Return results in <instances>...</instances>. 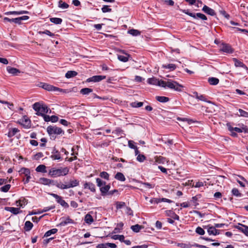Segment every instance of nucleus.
I'll list each match as a JSON object with an SVG mask.
<instances>
[{
  "instance_id": "obj_1",
  "label": "nucleus",
  "mask_w": 248,
  "mask_h": 248,
  "mask_svg": "<svg viewBox=\"0 0 248 248\" xmlns=\"http://www.w3.org/2000/svg\"><path fill=\"white\" fill-rule=\"evenodd\" d=\"M69 171V169L66 167H60L59 168H52L48 171V175L51 177L55 178L61 176H65Z\"/></svg>"
},
{
  "instance_id": "obj_2",
  "label": "nucleus",
  "mask_w": 248,
  "mask_h": 248,
  "mask_svg": "<svg viewBox=\"0 0 248 248\" xmlns=\"http://www.w3.org/2000/svg\"><path fill=\"white\" fill-rule=\"evenodd\" d=\"M32 108L33 109L36 111V114L38 116H41L43 114H45L49 112H51V110L48 108L47 105L45 104L42 102H39L35 103Z\"/></svg>"
},
{
  "instance_id": "obj_3",
  "label": "nucleus",
  "mask_w": 248,
  "mask_h": 248,
  "mask_svg": "<svg viewBox=\"0 0 248 248\" xmlns=\"http://www.w3.org/2000/svg\"><path fill=\"white\" fill-rule=\"evenodd\" d=\"M97 186L100 187V190L102 196H105L110 188V184L106 185V182L103 181L101 179L97 178L96 179Z\"/></svg>"
},
{
  "instance_id": "obj_4",
  "label": "nucleus",
  "mask_w": 248,
  "mask_h": 248,
  "mask_svg": "<svg viewBox=\"0 0 248 248\" xmlns=\"http://www.w3.org/2000/svg\"><path fill=\"white\" fill-rule=\"evenodd\" d=\"M179 10L182 12L183 13L186 14L187 15L194 18V19L200 18L203 20H206L207 19V18L205 15L200 13H198L197 14L190 13L189 12L188 9L186 10L179 9Z\"/></svg>"
},
{
  "instance_id": "obj_5",
  "label": "nucleus",
  "mask_w": 248,
  "mask_h": 248,
  "mask_svg": "<svg viewBox=\"0 0 248 248\" xmlns=\"http://www.w3.org/2000/svg\"><path fill=\"white\" fill-rule=\"evenodd\" d=\"M29 19V16H24L16 18H10L9 17H5L3 19L4 22H9L10 23L14 22L16 24H22V20H28Z\"/></svg>"
},
{
  "instance_id": "obj_6",
  "label": "nucleus",
  "mask_w": 248,
  "mask_h": 248,
  "mask_svg": "<svg viewBox=\"0 0 248 248\" xmlns=\"http://www.w3.org/2000/svg\"><path fill=\"white\" fill-rule=\"evenodd\" d=\"M46 130L49 135L52 136L53 138H54L52 136L53 134L60 135L61 134H64V131L62 128L58 127L56 126L49 125L47 127Z\"/></svg>"
},
{
  "instance_id": "obj_7",
  "label": "nucleus",
  "mask_w": 248,
  "mask_h": 248,
  "mask_svg": "<svg viewBox=\"0 0 248 248\" xmlns=\"http://www.w3.org/2000/svg\"><path fill=\"white\" fill-rule=\"evenodd\" d=\"M168 88L173 89L178 92L182 91V88L183 86L182 85L179 84L176 81L173 80L168 81Z\"/></svg>"
},
{
  "instance_id": "obj_8",
  "label": "nucleus",
  "mask_w": 248,
  "mask_h": 248,
  "mask_svg": "<svg viewBox=\"0 0 248 248\" xmlns=\"http://www.w3.org/2000/svg\"><path fill=\"white\" fill-rule=\"evenodd\" d=\"M40 86L48 91H62V89L46 83H40Z\"/></svg>"
},
{
  "instance_id": "obj_9",
  "label": "nucleus",
  "mask_w": 248,
  "mask_h": 248,
  "mask_svg": "<svg viewBox=\"0 0 248 248\" xmlns=\"http://www.w3.org/2000/svg\"><path fill=\"white\" fill-rule=\"evenodd\" d=\"M50 157L53 160H62V159L60 152L55 147L52 150Z\"/></svg>"
},
{
  "instance_id": "obj_10",
  "label": "nucleus",
  "mask_w": 248,
  "mask_h": 248,
  "mask_svg": "<svg viewBox=\"0 0 248 248\" xmlns=\"http://www.w3.org/2000/svg\"><path fill=\"white\" fill-rule=\"evenodd\" d=\"M106 78V76L102 75L93 76L87 79V82H99Z\"/></svg>"
},
{
  "instance_id": "obj_11",
  "label": "nucleus",
  "mask_w": 248,
  "mask_h": 248,
  "mask_svg": "<svg viewBox=\"0 0 248 248\" xmlns=\"http://www.w3.org/2000/svg\"><path fill=\"white\" fill-rule=\"evenodd\" d=\"M20 121H22L21 124L24 128H29L31 127V121L26 116H24Z\"/></svg>"
},
{
  "instance_id": "obj_12",
  "label": "nucleus",
  "mask_w": 248,
  "mask_h": 248,
  "mask_svg": "<svg viewBox=\"0 0 248 248\" xmlns=\"http://www.w3.org/2000/svg\"><path fill=\"white\" fill-rule=\"evenodd\" d=\"M220 50L222 51L227 53H232L234 51L233 49L232 48L230 45L224 43L222 44Z\"/></svg>"
},
{
  "instance_id": "obj_13",
  "label": "nucleus",
  "mask_w": 248,
  "mask_h": 248,
  "mask_svg": "<svg viewBox=\"0 0 248 248\" xmlns=\"http://www.w3.org/2000/svg\"><path fill=\"white\" fill-rule=\"evenodd\" d=\"M202 11L204 13L212 16H214L216 15L215 11L213 9H211L206 5L203 6L202 9Z\"/></svg>"
},
{
  "instance_id": "obj_14",
  "label": "nucleus",
  "mask_w": 248,
  "mask_h": 248,
  "mask_svg": "<svg viewBox=\"0 0 248 248\" xmlns=\"http://www.w3.org/2000/svg\"><path fill=\"white\" fill-rule=\"evenodd\" d=\"M39 183L44 185H49L51 184L53 185L54 181L46 178L42 177L39 179Z\"/></svg>"
},
{
  "instance_id": "obj_15",
  "label": "nucleus",
  "mask_w": 248,
  "mask_h": 248,
  "mask_svg": "<svg viewBox=\"0 0 248 248\" xmlns=\"http://www.w3.org/2000/svg\"><path fill=\"white\" fill-rule=\"evenodd\" d=\"M6 69L9 74L14 76H17L21 73L19 69L11 66H7Z\"/></svg>"
},
{
  "instance_id": "obj_16",
  "label": "nucleus",
  "mask_w": 248,
  "mask_h": 248,
  "mask_svg": "<svg viewBox=\"0 0 248 248\" xmlns=\"http://www.w3.org/2000/svg\"><path fill=\"white\" fill-rule=\"evenodd\" d=\"M84 189H89L92 192H95V185L91 183V182H86L84 184Z\"/></svg>"
},
{
  "instance_id": "obj_17",
  "label": "nucleus",
  "mask_w": 248,
  "mask_h": 248,
  "mask_svg": "<svg viewBox=\"0 0 248 248\" xmlns=\"http://www.w3.org/2000/svg\"><path fill=\"white\" fill-rule=\"evenodd\" d=\"M233 61L234 62V65L236 67H241L248 70V67L242 62L237 60L236 58H233Z\"/></svg>"
},
{
  "instance_id": "obj_18",
  "label": "nucleus",
  "mask_w": 248,
  "mask_h": 248,
  "mask_svg": "<svg viewBox=\"0 0 248 248\" xmlns=\"http://www.w3.org/2000/svg\"><path fill=\"white\" fill-rule=\"evenodd\" d=\"M219 231L216 229V227L214 226L209 227L207 232L209 235H217L219 234Z\"/></svg>"
},
{
  "instance_id": "obj_19",
  "label": "nucleus",
  "mask_w": 248,
  "mask_h": 248,
  "mask_svg": "<svg viewBox=\"0 0 248 248\" xmlns=\"http://www.w3.org/2000/svg\"><path fill=\"white\" fill-rule=\"evenodd\" d=\"M5 209L7 211L11 212L14 215H17L20 213V209L16 207H6Z\"/></svg>"
},
{
  "instance_id": "obj_20",
  "label": "nucleus",
  "mask_w": 248,
  "mask_h": 248,
  "mask_svg": "<svg viewBox=\"0 0 248 248\" xmlns=\"http://www.w3.org/2000/svg\"><path fill=\"white\" fill-rule=\"evenodd\" d=\"M29 12L27 11H9L4 13V15H19L23 14H28Z\"/></svg>"
},
{
  "instance_id": "obj_21",
  "label": "nucleus",
  "mask_w": 248,
  "mask_h": 248,
  "mask_svg": "<svg viewBox=\"0 0 248 248\" xmlns=\"http://www.w3.org/2000/svg\"><path fill=\"white\" fill-rule=\"evenodd\" d=\"M91 213H92V212H91ZM84 219L86 223L88 224H91L93 222V217L91 215L90 212L85 215Z\"/></svg>"
},
{
  "instance_id": "obj_22",
  "label": "nucleus",
  "mask_w": 248,
  "mask_h": 248,
  "mask_svg": "<svg viewBox=\"0 0 248 248\" xmlns=\"http://www.w3.org/2000/svg\"><path fill=\"white\" fill-rule=\"evenodd\" d=\"M53 185L56 186L58 188L62 189L69 188L68 184H63L61 182H58L57 181H54Z\"/></svg>"
},
{
  "instance_id": "obj_23",
  "label": "nucleus",
  "mask_w": 248,
  "mask_h": 248,
  "mask_svg": "<svg viewBox=\"0 0 248 248\" xmlns=\"http://www.w3.org/2000/svg\"><path fill=\"white\" fill-rule=\"evenodd\" d=\"M33 226V224L30 221L25 222L24 229L26 232H29L31 230Z\"/></svg>"
},
{
  "instance_id": "obj_24",
  "label": "nucleus",
  "mask_w": 248,
  "mask_h": 248,
  "mask_svg": "<svg viewBox=\"0 0 248 248\" xmlns=\"http://www.w3.org/2000/svg\"><path fill=\"white\" fill-rule=\"evenodd\" d=\"M79 184V181L78 180H70L69 184H68V187H73L78 186Z\"/></svg>"
},
{
  "instance_id": "obj_25",
  "label": "nucleus",
  "mask_w": 248,
  "mask_h": 248,
  "mask_svg": "<svg viewBox=\"0 0 248 248\" xmlns=\"http://www.w3.org/2000/svg\"><path fill=\"white\" fill-rule=\"evenodd\" d=\"M78 75V72L75 71H68L65 74V77L67 78H70L76 77Z\"/></svg>"
},
{
  "instance_id": "obj_26",
  "label": "nucleus",
  "mask_w": 248,
  "mask_h": 248,
  "mask_svg": "<svg viewBox=\"0 0 248 248\" xmlns=\"http://www.w3.org/2000/svg\"><path fill=\"white\" fill-rule=\"evenodd\" d=\"M227 126L230 132H232V131H235L238 133H242L243 132V130L241 128L236 127H233L230 124H227Z\"/></svg>"
},
{
  "instance_id": "obj_27",
  "label": "nucleus",
  "mask_w": 248,
  "mask_h": 248,
  "mask_svg": "<svg viewBox=\"0 0 248 248\" xmlns=\"http://www.w3.org/2000/svg\"><path fill=\"white\" fill-rule=\"evenodd\" d=\"M155 99L157 101L161 103L167 102L170 100L169 97L163 96H156Z\"/></svg>"
},
{
  "instance_id": "obj_28",
  "label": "nucleus",
  "mask_w": 248,
  "mask_h": 248,
  "mask_svg": "<svg viewBox=\"0 0 248 248\" xmlns=\"http://www.w3.org/2000/svg\"><path fill=\"white\" fill-rule=\"evenodd\" d=\"M208 81L209 84L212 85H216L219 83V79L214 77L209 78Z\"/></svg>"
},
{
  "instance_id": "obj_29",
  "label": "nucleus",
  "mask_w": 248,
  "mask_h": 248,
  "mask_svg": "<svg viewBox=\"0 0 248 248\" xmlns=\"http://www.w3.org/2000/svg\"><path fill=\"white\" fill-rule=\"evenodd\" d=\"M93 91V90L91 88H84L80 91V93L83 95H87L89 94L90 93H92Z\"/></svg>"
},
{
  "instance_id": "obj_30",
  "label": "nucleus",
  "mask_w": 248,
  "mask_h": 248,
  "mask_svg": "<svg viewBox=\"0 0 248 248\" xmlns=\"http://www.w3.org/2000/svg\"><path fill=\"white\" fill-rule=\"evenodd\" d=\"M115 178L120 181H124L125 180V178L124 175L121 172H117L115 175Z\"/></svg>"
},
{
  "instance_id": "obj_31",
  "label": "nucleus",
  "mask_w": 248,
  "mask_h": 248,
  "mask_svg": "<svg viewBox=\"0 0 248 248\" xmlns=\"http://www.w3.org/2000/svg\"><path fill=\"white\" fill-rule=\"evenodd\" d=\"M19 132V130L16 128H12L11 130H9L8 133V136L9 138H11L15 136L17 133Z\"/></svg>"
},
{
  "instance_id": "obj_32",
  "label": "nucleus",
  "mask_w": 248,
  "mask_h": 248,
  "mask_svg": "<svg viewBox=\"0 0 248 248\" xmlns=\"http://www.w3.org/2000/svg\"><path fill=\"white\" fill-rule=\"evenodd\" d=\"M143 228V227L141 225H140L139 224H136V225H132L131 227V230L135 232H138L140 231V230Z\"/></svg>"
},
{
  "instance_id": "obj_33",
  "label": "nucleus",
  "mask_w": 248,
  "mask_h": 248,
  "mask_svg": "<svg viewBox=\"0 0 248 248\" xmlns=\"http://www.w3.org/2000/svg\"><path fill=\"white\" fill-rule=\"evenodd\" d=\"M35 170L37 172H43V173H46L47 171L46 170V167L44 165H39L36 168Z\"/></svg>"
},
{
  "instance_id": "obj_34",
  "label": "nucleus",
  "mask_w": 248,
  "mask_h": 248,
  "mask_svg": "<svg viewBox=\"0 0 248 248\" xmlns=\"http://www.w3.org/2000/svg\"><path fill=\"white\" fill-rule=\"evenodd\" d=\"M158 80L159 79L153 77L148 78L147 82L150 84L158 85Z\"/></svg>"
},
{
  "instance_id": "obj_35",
  "label": "nucleus",
  "mask_w": 248,
  "mask_h": 248,
  "mask_svg": "<svg viewBox=\"0 0 248 248\" xmlns=\"http://www.w3.org/2000/svg\"><path fill=\"white\" fill-rule=\"evenodd\" d=\"M57 232H58L57 229L54 228V229H51V230L47 231L45 233L44 237H48V236H50L51 234L56 233Z\"/></svg>"
},
{
  "instance_id": "obj_36",
  "label": "nucleus",
  "mask_w": 248,
  "mask_h": 248,
  "mask_svg": "<svg viewBox=\"0 0 248 248\" xmlns=\"http://www.w3.org/2000/svg\"><path fill=\"white\" fill-rule=\"evenodd\" d=\"M50 21L55 24H61L62 21V20L61 18L58 17H51L50 18Z\"/></svg>"
},
{
  "instance_id": "obj_37",
  "label": "nucleus",
  "mask_w": 248,
  "mask_h": 248,
  "mask_svg": "<svg viewBox=\"0 0 248 248\" xmlns=\"http://www.w3.org/2000/svg\"><path fill=\"white\" fill-rule=\"evenodd\" d=\"M57 202L60 204L63 207L65 208H67L69 207V204L64 200L62 199V197L58 200Z\"/></svg>"
},
{
  "instance_id": "obj_38",
  "label": "nucleus",
  "mask_w": 248,
  "mask_h": 248,
  "mask_svg": "<svg viewBox=\"0 0 248 248\" xmlns=\"http://www.w3.org/2000/svg\"><path fill=\"white\" fill-rule=\"evenodd\" d=\"M73 220L71 219L69 217H67L64 220L62 221L60 223V226H65L67 224L72 223Z\"/></svg>"
},
{
  "instance_id": "obj_39",
  "label": "nucleus",
  "mask_w": 248,
  "mask_h": 248,
  "mask_svg": "<svg viewBox=\"0 0 248 248\" xmlns=\"http://www.w3.org/2000/svg\"><path fill=\"white\" fill-rule=\"evenodd\" d=\"M128 33L133 36H135L140 35V32L139 31L135 29H131L128 30Z\"/></svg>"
},
{
  "instance_id": "obj_40",
  "label": "nucleus",
  "mask_w": 248,
  "mask_h": 248,
  "mask_svg": "<svg viewBox=\"0 0 248 248\" xmlns=\"http://www.w3.org/2000/svg\"><path fill=\"white\" fill-rule=\"evenodd\" d=\"M19 173H20V175L24 174V176H25L26 174H28L29 173H31V171L30 169L28 168H22L19 170Z\"/></svg>"
},
{
  "instance_id": "obj_41",
  "label": "nucleus",
  "mask_w": 248,
  "mask_h": 248,
  "mask_svg": "<svg viewBox=\"0 0 248 248\" xmlns=\"http://www.w3.org/2000/svg\"><path fill=\"white\" fill-rule=\"evenodd\" d=\"M58 6L62 9H66L69 7V5L62 0H60L58 3Z\"/></svg>"
},
{
  "instance_id": "obj_42",
  "label": "nucleus",
  "mask_w": 248,
  "mask_h": 248,
  "mask_svg": "<svg viewBox=\"0 0 248 248\" xmlns=\"http://www.w3.org/2000/svg\"><path fill=\"white\" fill-rule=\"evenodd\" d=\"M243 227H240V225L238 224V226H236L235 228L240 231H241L242 232L244 233L247 236H248V231H247L246 228H243Z\"/></svg>"
},
{
  "instance_id": "obj_43",
  "label": "nucleus",
  "mask_w": 248,
  "mask_h": 248,
  "mask_svg": "<svg viewBox=\"0 0 248 248\" xmlns=\"http://www.w3.org/2000/svg\"><path fill=\"white\" fill-rule=\"evenodd\" d=\"M111 238L114 240H119L122 242L123 241H124V236L123 235L115 234L112 236Z\"/></svg>"
},
{
  "instance_id": "obj_44",
  "label": "nucleus",
  "mask_w": 248,
  "mask_h": 248,
  "mask_svg": "<svg viewBox=\"0 0 248 248\" xmlns=\"http://www.w3.org/2000/svg\"><path fill=\"white\" fill-rule=\"evenodd\" d=\"M155 161L157 163H159V164H161V163L163 164L166 161V158H165L163 156H157L155 158Z\"/></svg>"
},
{
  "instance_id": "obj_45",
  "label": "nucleus",
  "mask_w": 248,
  "mask_h": 248,
  "mask_svg": "<svg viewBox=\"0 0 248 248\" xmlns=\"http://www.w3.org/2000/svg\"><path fill=\"white\" fill-rule=\"evenodd\" d=\"M238 111L239 112V114H238V115L239 116L248 118V112H247L241 108H239L238 109Z\"/></svg>"
},
{
  "instance_id": "obj_46",
  "label": "nucleus",
  "mask_w": 248,
  "mask_h": 248,
  "mask_svg": "<svg viewBox=\"0 0 248 248\" xmlns=\"http://www.w3.org/2000/svg\"><path fill=\"white\" fill-rule=\"evenodd\" d=\"M99 176L106 180H109V174L106 172V171H102L100 172Z\"/></svg>"
},
{
  "instance_id": "obj_47",
  "label": "nucleus",
  "mask_w": 248,
  "mask_h": 248,
  "mask_svg": "<svg viewBox=\"0 0 248 248\" xmlns=\"http://www.w3.org/2000/svg\"><path fill=\"white\" fill-rule=\"evenodd\" d=\"M143 103L141 102H134L131 104V106L133 108H140L143 106Z\"/></svg>"
},
{
  "instance_id": "obj_48",
  "label": "nucleus",
  "mask_w": 248,
  "mask_h": 248,
  "mask_svg": "<svg viewBox=\"0 0 248 248\" xmlns=\"http://www.w3.org/2000/svg\"><path fill=\"white\" fill-rule=\"evenodd\" d=\"M11 186V185L7 184L0 187V191L3 192H7L10 189Z\"/></svg>"
},
{
  "instance_id": "obj_49",
  "label": "nucleus",
  "mask_w": 248,
  "mask_h": 248,
  "mask_svg": "<svg viewBox=\"0 0 248 248\" xmlns=\"http://www.w3.org/2000/svg\"><path fill=\"white\" fill-rule=\"evenodd\" d=\"M39 33L40 34H45L51 37H53L55 36V34L54 33L51 32L49 30H46L44 31H39Z\"/></svg>"
},
{
  "instance_id": "obj_50",
  "label": "nucleus",
  "mask_w": 248,
  "mask_h": 248,
  "mask_svg": "<svg viewBox=\"0 0 248 248\" xmlns=\"http://www.w3.org/2000/svg\"><path fill=\"white\" fill-rule=\"evenodd\" d=\"M232 192L233 195L236 197H241L242 195V194L239 192L238 189L235 188L232 189Z\"/></svg>"
},
{
  "instance_id": "obj_51",
  "label": "nucleus",
  "mask_w": 248,
  "mask_h": 248,
  "mask_svg": "<svg viewBox=\"0 0 248 248\" xmlns=\"http://www.w3.org/2000/svg\"><path fill=\"white\" fill-rule=\"evenodd\" d=\"M163 67L165 68L170 69V70L173 71L176 69V65L174 64H169L167 65H163Z\"/></svg>"
},
{
  "instance_id": "obj_52",
  "label": "nucleus",
  "mask_w": 248,
  "mask_h": 248,
  "mask_svg": "<svg viewBox=\"0 0 248 248\" xmlns=\"http://www.w3.org/2000/svg\"><path fill=\"white\" fill-rule=\"evenodd\" d=\"M146 159V157L144 155L141 154H139L137 157V160L140 162H143Z\"/></svg>"
},
{
  "instance_id": "obj_53",
  "label": "nucleus",
  "mask_w": 248,
  "mask_h": 248,
  "mask_svg": "<svg viewBox=\"0 0 248 248\" xmlns=\"http://www.w3.org/2000/svg\"><path fill=\"white\" fill-rule=\"evenodd\" d=\"M158 86H161V87H162L164 88L167 87H168V81L166 82L164 80H159L158 83Z\"/></svg>"
},
{
  "instance_id": "obj_54",
  "label": "nucleus",
  "mask_w": 248,
  "mask_h": 248,
  "mask_svg": "<svg viewBox=\"0 0 248 248\" xmlns=\"http://www.w3.org/2000/svg\"><path fill=\"white\" fill-rule=\"evenodd\" d=\"M125 205V203L122 202H117L116 203V207L117 209H121Z\"/></svg>"
},
{
  "instance_id": "obj_55",
  "label": "nucleus",
  "mask_w": 248,
  "mask_h": 248,
  "mask_svg": "<svg viewBox=\"0 0 248 248\" xmlns=\"http://www.w3.org/2000/svg\"><path fill=\"white\" fill-rule=\"evenodd\" d=\"M196 232L200 235H203L205 233L204 230L201 227H198L195 231Z\"/></svg>"
},
{
  "instance_id": "obj_56",
  "label": "nucleus",
  "mask_w": 248,
  "mask_h": 248,
  "mask_svg": "<svg viewBox=\"0 0 248 248\" xmlns=\"http://www.w3.org/2000/svg\"><path fill=\"white\" fill-rule=\"evenodd\" d=\"M101 10L103 13L110 12L112 11V9L108 5H104Z\"/></svg>"
},
{
  "instance_id": "obj_57",
  "label": "nucleus",
  "mask_w": 248,
  "mask_h": 248,
  "mask_svg": "<svg viewBox=\"0 0 248 248\" xmlns=\"http://www.w3.org/2000/svg\"><path fill=\"white\" fill-rule=\"evenodd\" d=\"M186 2L189 3V5H195L196 1L200 3L201 4H202V2L200 0H185Z\"/></svg>"
},
{
  "instance_id": "obj_58",
  "label": "nucleus",
  "mask_w": 248,
  "mask_h": 248,
  "mask_svg": "<svg viewBox=\"0 0 248 248\" xmlns=\"http://www.w3.org/2000/svg\"><path fill=\"white\" fill-rule=\"evenodd\" d=\"M118 59H119V60L123 62H126L128 60V59L127 57H125L123 55H118Z\"/></svg>"
},
{
  "instance_id": "obj_59",
  "label": "nucleus",
  "mask_w": 248,
  "mask_h": 248,
  "mask_svg": "<svg viewBox=\"0 0 248 248\" xmlns=\"http://www.w3.org/2000/svg\"><path fill=\"white\" fill-rule=\"evenodd\" d=\"M46 214H44L43 215V216L40 217H32L31 218V220L33 222H36V223H37L38 222L40 219L43 217H44L45 216H46Z\"/></svg>"
},
{
  "instance_id": "obj_60",
  "label": "nucleus",
  "mask_w": 248,
  "mask_h": 248,
  "mask_svg": "<svg viewBox=\"0 0 248 248\" xmlns=\"http://www.w3.org/2000/svg\"><path fill=\"white\" fill-rule=\"evenodd\" d=\"M150 202L152 204H157L160 202V198H152L150 200Z\"/></svg>"
},
{
  "instance_id": "obj_61",
  "label": "nucleus",
  "mask_w": 248,
  "mask_h": 248,
  "mask_svg": "<svg viewBox=\"0 0 248 248\" xmlns=\"http://www.w3.org/2000/svg\"><path fill=\"white\" fill-rule=\"evenodd\" d=\"M25 176L26 177V179H25L24 178L23 181H24V184H26L28 183L30 181V179L31 178V173H29L28 174H26V175Z\"/></svg>"
},
{
  "instance_id": "obj_62",
  "label": "nucleus",
  "mask_w": 248,
  "mask_h": 248,
  "mask_svg": "<svg viewBox=\"0 0 248 248\" xmlns=\"http://www.w3.org/2000/svg\"><path fill=\"white\" fill-rule=\"evenodd\" d=\"M123 130L121 128L118 127L115 130H114L112 133L118 135H120L121 134L123 133Z\"/></svg>"
},
{
  "instance_id": "obj_63",
  "label": "nucleus",
  "mask_w": 248,
  "mask_h": 248,
  "mask_svg": "<svg viewBox=\"0 0 248 248\" xmlns=\"http://www.w3.org/2000/svg\"><path fill=\"white\" fill-rule=\"evenodd\" d=\"M198 100L205 102H209L208 101L206 97V96L204 95L203 94H200L199 98Z\"/></svg>"
},
{
  "instance_id": "obj_64",
  "label": "nucleus",
  "mask_w": 248,
  "mask_h": 248,
  "mask_svg": "<svg viewBox=\"0 0 248 248\" xmlns=\"http://www.w3.org/2000/svg\"><path fill=\"white\" fill-rule=\"evenodd\" d=\"M96 248H108V243L98 244L97 245Z\"/></svg>"
}]
</instances>
